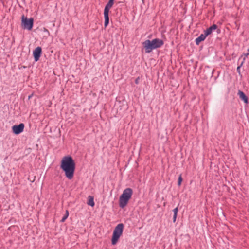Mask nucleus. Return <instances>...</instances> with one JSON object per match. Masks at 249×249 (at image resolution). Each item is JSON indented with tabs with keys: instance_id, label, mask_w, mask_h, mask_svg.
Wrapping results in <instances>:
<instances>
[{
	"instance_id": "nucleus-3",
	"label": "nucleus",
	"mask_w": 249,
	"mask_h": 249,
	"mask_svg": "<svg viewBox=\"0 0 249 249\" xmlns=\"http://www.w3.org/2000/svg\"><path fill=\"white\" fill-rule=\"evenodd\" d=\"M133 194V190L130 188H127L123 191L122 194L119 198V206L124 208L128 203Z\"/></svg>"
},
{
	"instance_id": "nucleus-16",
	"label": "nucleus",
	"mask_w": 249,
	"mask_h": 249,
	"mask_svg": "<svg viewBox=\"0 0 249 249\" xmlns=\"http://www.w3.org/2000/svg\"><path fill=\"white\" fill-rule=\"evenodd\" d=\"M244 63V61H243L241 64H240V66H238L237 68V71L238 72V73L240 74H241V72H240V68L241 67H242L243 64Z\"/></svg>"
},
{
	"instance_id": "nucleus-4",
	"label": "nucleus",
	"mask_w": 249,
	"mask_h": 249,
	"mask_svg": "<svg viewBox=\"0 0 249 249\" xmlns=\"http://www.w3.org/2000/svg\"><path fill=\"white\" fill-rule=\"evenodd\" d=\"M123 228L124 225L122 223L119 224L115 228L111 239V243L112 245H114L117 243L120 236L123 233Z\"/></svg>"
},
{
	"instance_id": "nucleus-15",
	"label": "nucleus",
	"mask_w": 249,
	"mask_h": 249,
	"mask_svg": "<svg viewBox=\"0 0 249 249\" xmlns=\"http://www.w3.org/2000/svg\"><path fill=\"white\" fill-rule=\"evenodd\" d=\"M182 181V178L181 177V175H180L178 179V185L180 186L181 185V182Z\"/></svg>"
},
{
	"instance_id": "nucleus-1",
	"label": "nucleus",
	"mask_w": 249,
	"mask_h": 249,
	"mask_svg": "<svg viewBox=\"0 0 249 249\" xmlns=\"http://www.w3.org/2000/svg\"><path fill=\"white\" fill-rule=\"evenodd\" d=\"M60 168L65 172L66 177L69 179H71L74 176L75 169V163L71 156H65L61 160Z\"/></svg>"
},
{
	"instance_id": "nucleus-12",
	"label": "nucleus",
	"mask_w": 249,
	"mask_h": 249,
	"mask_svg": "<svg viewBox=\"0 0 249 249\" xmlns=\"http://www.w3.org/2000/svg\"><path fill=\"white\" fill-rule=\"evenodd\" d=\"M87 204L90 206H94L95 205L94 202V198L93 196H88V201L87 202Z\"/></svg>"
},
{
	"instance_id": "nucleus-8",
	"label": "nucleus",
	"mask_w": 249,
	"mask_h": 249,
	"mask_svg": "<svg viewBox=\"0 0 249 249\" xmlns=\"http://www.w3.org/2000/svg\"><path fill=\"white\" fill-rule=\"evenodd\" d=\"M42 49L40 47H36L33 51V56L35 61H37L41 56Z\"/></svg>"
},
{
	"instance_id": "nucleus-5",
	"label": "nucleus",
	"mask_w": 249,
	"mask_h": 249,
	"mask_svg": "<svg viewBox=\"0 0 249 249\" xmlns=\"http://www.w3.org/2000/svg\"><path fill=\"white\" fill-rule=\"evenodd\" d=\"M114 1V0H109L108 2L105 7L104 15L105 18L104 26L105 27H106L109 24V18L108 13L109 9L112 7L113 5Z\"/></svg>"
},
{
	"instance_id": "nucleus-14",
	"label": "nucleus",
	"mask_w": 249,
	"mask_h": 249,
	"mask_svg": "<svg viewBox=\"0 0 249 249\" xmlns=\"http://www.w3.org/2000/svg\"><path fill=\"white\" fill-rule=\"evenodd\" d=\"M68 216H69V212H68V211L67 210L65 214L63 216V217L61 219V222H64L66 220V219L68 218Z\"/></svg>"
},
{
	"instance_id": "nucleus-11",
	"label": "nucleus",
	"mask_w": 249,
	"mask_h": 249,
	"mask_svg": "<svg viewBox=\"0 0 249 249\" xmlns=\"http://www.w3.org/2000/svg\"><path fill=\"white\" fill-rule=\"evenodd\" d=\"M217 28V26L216 24H213L212 26L207 29L204 32H205L208 36L210 35L213 30Z\"/></svg>"
},
{
	"instance_id": "nucleus-9",
	"label": "nucleus",
	"mask_w": 249,
	"mask_h": 249,
	"mask_svg": "<svg viewBox=\"0 0 249 249\" xmlns=\"http://www.w3.org/2000/svg\"><path fill=\"white\" fill-rule=\"evenodd\" d=\"M207 36L208 35L205 32H204V34H201L196 39V45H199L201 41L205 40Z\"/></svg>"
},
{
	"instance_id": "nucleus-6",
	"label": "nucleus",
	"mask_w": 249,
	"mask_h": 249,
	"mask_svg": "<svg viewBox=\"0 0 249 249\" xmlns=\"http://www.w3.org/2000/svg\"><path fill=\"white\" fill-rule=\"evenodd\" d=\"M34 19L33 18L28 19L26 17L23 15L21 17L22 27L23 29L31 30L33 26Z\"/></svg>"
},
{
	"instance_id": "nucleus-2",
	"label": "nucleus",
	"mask_w": 249,
	"mask_h": 249,
	"mask_svg": "<svg viewBox=\"0 0 249 249\" xmlns=\"http://www.w3.org/2000/svg\"><path fill=\"white\" fill-rule=\"evenodd\" d=\"M163 44V41L159 38H155L152 40L147 39L142 42L146 53H150L153 50L160 48Z\"/></svg>"
},
{
	"instance_id": "nucleus-18",
	"label": "nucleus",
	"mask_w": 249,
	"mask_h": 249,
	"mask_svg": "<svg viewBox=\"0 0 249 249\" xmlns=\"http://www.w3.org/2000/svg\"><path fill=\"white\" fill-rule=\"evenodd\" d=\"M139 78H137L135 80V83H136V84H138V83H139Z\"/></svg>"
},
{
	"instance_id": "nucleus-10",
	"label": "nucleus",
	"mask_w": 249,
	"mask_h": 249,
	"mask_svg": "<svg viewBox=\"0 0 249 249\" xmlns=\"http://www.w3.org/2000/svg\"><path fill=\"white\" fill-rule=\"evenodd\" d=\"M238 95L239 96V98L244 101L245 103H248V99L245 94L242 91L239 90L238 92Z\"/></svg>"
},
{
	"instance_id": "nucleus-17",
	"label": "nucleus",
	"mask_w": 249,
	"mask_h": 249,
	"mask_svg": "<svg viewBox=\"0 0 249 249\" xmlns=\"http://www.w3.org/2000/svg\"><path fill=\"white\" fill-rule=\"evenodd\" d=\"M247 51L248 53H246L244 54L245 57L243 59V61L245 60L246 57H247L249 55V49H248Z\"/></svg>"
},
{
	"instance_id": "nucleus-7",
	"label": "nucleus",
	"mask_w": 249,
	"mask_h": 249,
	"mask_svg": "<svg viewBox=\"0 0 249 249\" xmlns=\"http://www.w3.org/2000/svg\"><path fill=\"white\" fill-rule=\"evenodd\" d=\"M24 128V124L20 123L18 125H14L12 126V130L15 134L18 135L23 132Z\"/></svg>"
},
{
	"instance_id": "nucleus-13",
	"label": "nucleus",
	"mask_w": 249,
	"mask_h": 249,
	"mask_svg": "<svg viewBox=\"0 0 249 249\" xmlns=\"http://www.w3.org/2000/svg\"><path fill=\"white\" fill-rule=\"evenodd\" d=\"M173 211L174 213L173 221L174 222H175L176 220L177 216V213H178V208L176 207V208L173 209Z\"/></svg>"
}]
</instances>
